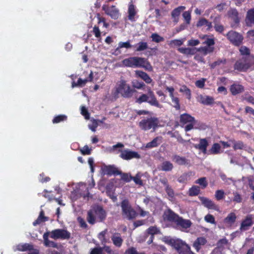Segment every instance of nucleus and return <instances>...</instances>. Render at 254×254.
Masks as SVG:
<instances>
[{"instance_id":"4","label":"nucleus","mask_w":254,"mask_h":254,"mask_svg":"<svg viewBox=\"0 0 254 254\" xmlns=\"http://www.w3.org/2000/svg\"><path fill=\"white\" fill-rule=\"evenodd\" d=\"M89 195L88 190L85 184L81 183L76 185L75 189L72 191L70 198L72 201H75L81 196L84 198L88 197Z\"/></svg>"},{"instance_id":"47","label":"nucleus","mask_w":254,"mask_h":254,"mask_svg":"<svg viewBox=\"0 0 254 254\" xmlns=\"http://www.w3.org/2000/svg\"><path fill=\"white\" fill-rule=\"evenodd\" d=\"M142 175L140 173H138L135 176L132 177V180H133L135 184L139 185V186H142L143 185V182L142 180H141V177Z\"/></svg>"},{"instance_id":"38","label":"nucleus","mask_w":254,"mask_h":254,"mask_svg":"<svg viewBox=\"0 0 254 254\" xmlns=\"http://www.w3.org/2000/svg\"><path fill=\"white\" fill-rule=\"evenodd\" d=\"M236 219V216L234 213H230L225 218L224 222L228 225H231L234 223Z\"/></svg>"},{"instance_id":"57","label":"nucleus","mask_w":254,"mask_h":254,"mask_svg":"<svg viewBox=\"0 0 254 254\" xmlns=\"http://www.w3.org/2000/svg\"><path fill=\"white\" fill-rule=\"evenodd\" d=\"M206 80V79L205 78H201L200 80H197L195 82V84L198 88H202L205 85V82Z\"/></svg>"},{"instance_id":"20","label":"nucleus","mask_w":254,"mask_h":254,"mask_svg":"<svg viewBox=\"0 0 254 254\" xmlns=\"http://www.w3.org/2000/svg\"><path fill=\"white\" fill-rule=\"evenodd\" d=\"M186 8L185 6H180L175 8L171 12V16L173 21L175 24L177 23L179 20V16L181 12Z\"/></svg>"},{"instance_id":"59","label":"nucleus","mask_w":254,"mask_h":254,"mask_svg":"<svg viewBox=\"0 0 254 254\" xmlns=\"http://www.w3.org/2000/svg\"><path fill=\"white\" fill-rule=\"evenodd\" d=\"M91 150L87 145H85L80 149V152L83 155H89L91 154Z\"/></svg>"},{"instance_id":"7","label":"nucleus","mask_w":254,"mask_h":254,"mask_svg":"<svg viewBox=\"0 0 254 254\" xmlns=\"http://www.w3.org/2000/svg\"><path fill=\"white\" fill-rule=\"evenodd\" d=\"M47 232L50 234V238L54 240H67L70 237V233L64 229H57Z\"/></svg>"},{"instance_id":"9","label":"nucleus","mask_w":254,"mask_h":254,"mask_svg":"<svg viewBox=\"0 0 254 254\" xmlns=\"http://www.w3.org/2000/svg\"><path fill=\"white\" fill-rule=\"evenodd\" d=\"M158 124L157 119L155 118H149L142 120L139 123V127L144 130L153 128L154 129Z\"/></svg>"},{"instance_id":"50","label":"nucleus","mask_w":254,"mask_h":254,"mask_svg":"<svg viewBox=\"0 0 254 254\" xmlns=\"http://www.w3.org/2000/svg\"><path fill=\"white\" fill-rule=\"evenodd\" d=\"M67 119V117L65 115H61L57 116L53 120L54 124L59 123L62 121H65Z\"/></svg>"},{"instance_id":"52","label":"nucleus","mask_w":254,"mask_h":254,"mask_svg":"<svg viewBox=\"0 0 254 254\" xmlns=\"http://www.w3.org/2000/svg\"><path fill=\"white\" fill-rule=\"evenodd\" d=\"M132 86L136 89H140L145 86V84L142 82H139L134 80L132 82Z\"/></svg>"},{"instance_id":"62","label":"nucleus","mask_w":254,"mask_h":254,"mask_svg":"<svg viewBox=\"0 0 254 254\" xmlns=\"http://www.w3.org/2000/svg\"><path fill=\"white\" fill-rule=\"evenodd\" d=\"M123 147H124V145L122 143H118L117 144L109 148V151L110 152H115L116 151V149L117 148H122Z\"/></svg>"},{"instance_id":"3","label":"nucleus","mask_w":254,"mask_h":254,"mask_svg":"<svg viewBox=\"0 0 254 254\" xmlns=\"http://www.w3.org/2000/svg\"><path fill=\"white\" fill-rule=\"evenodd\" d=\"M136 102L139 104L143 102H147L151 106H155L158 108H162V105L159 103L153 92L150 88L148 90L147 94H142L137 99Z\"/></svg>"},{"instance_id":"24","label":"nucleus","mask_w":254,"mask_h":254,"mask_svg":"<svg viewBox=\"0 0 254 254\" xmlns=\"http://www.w3.org/2000/svg\"><path fill=\"white\" fill-rule=\"evenodd\" d=\"M198 101L206 105H209L213 104L214 99L213 97L206 95H200L198 97Z\"/></svg>"},{"instance_id":"48","label":"nucleus","mask_w":254,"mask_h":254,"mask_svg":"<svg viewBox=\"0 0 254 254\" xmlns=\"http://www.w3.org/2000/svg\"><path fill=\"white\" fill-rule=\"evenodd\" d=\"M226 63L225 59H219L217 61L213 62V63L210 64V67L212 68H214L217 66H220L221 65H223Z\"/></svg>"},{"instance_id":"33","label":"nucleus","mask_w":254,"mask_h":254,"mask_svg":"<svg viewBox=\"0 0 254 254\" xmlns=\"http://www.w3.org/2000/svg\"><path fill=\"white\" fill-rule=\"evenodd\" d=\"M221 152V146L219 143H214L208 152V154H218Z\"/></svg>"},{"instance_id":"36","label":"nucleus","mask_w":254,"mask_h":254,"mask_svg":"<svg viewBox=\"0 0 254 254\" xmlns=\"http://www.w3.org/2000/svg\"><path fill=\"white\" fill-rule=\"evenodd\" d=\"M178 51L182 54L185 55H193L195 54L196 51L195 48H180Z\"/></svg>"},{"instance_id":"58","label":"nucleus","mask_w":254,"mask_h":254,"mask_svg":"<svg viewBox=\"0 0 254 254\" xmlns=\"http://www.w3.org/2000/svg\"><path fill=\"white\" fill-rule=\"evenodd\" d=\"M234 198L233 200L237 203H240L242 201L241 195L237 192H233Z\"/></svg>"},{"instance_id":"30","label":"nucleus","mask_w":254,"mask_h":254,"mask_svg":"<svg viewBox=\"0 0 254 254\" xmlns=\"http://www.w3.org/2000/svg\"><path fill=\"white\" fill-rule=\"evenodd\" d=\"M208 142L205 139H201L198 144L195 145L196 148L200 150L204 154L207 153V146Z\"/></svg>"},{"instance_id":"29","label":"nucleus","mask_w":254,"mask_h":254,"mask_svg":"<svg viewBox=\"0 0 254 254\" xmlns=\"http://www.w3.org/2000/svg\"><path fill=\"white\" fill-rule=\"evenodd\" d=\"M194 121V118L188 114H184L180 116V122L183 124L192 123Z\"/></svg>"},{"instance_id":"27","label":"nucleus","mask_w":254,"mask_h":254,"mask_svg":"<svg viewBox=\"0 0 254 254\" xmlns=\"http://www.w3.org/2000/svg\"><path fill=\"white\" fill-rule=\"evenodd\" d=\"M244 90V87L239 84H233L230 87V91L234 95L242 92Z\"/></svg>"},{"instance_id":"41","label":"nucleus","mask_w":254,"mask_h":254,"mask_svg":"<svg viewBox=\"0 0 254 254\" xmlns=\"http://www.w3.org/2000/svg\"><path fill=\"white\" fill-rule=\"evenodd\" d=\"M16 250L19 251H26L27 250H33V246L29 244L19 245L17 246Z\"/></svg>"},{"instance_id":"11","label":"nucleus","mask_w":254,"mask_h":254,"mask_svg":"<svg viewBox=\"0 0 254 254\" xmlns=\"http://www.w3.org/2000/svg\"><path fill=\"white\" fill-rule=\"evenodd\" d=\"M251 65V63L249 57H243L236 63L234 68L235 69L245 71Z\"/></svg>"},{"instance_id":"46","label":"nucleus","mask_w":254,"mask_h":254,"mask_svg":"<svg viewBox=\"0 0 254 254\" xmlns=\"http://www.w3.org/2000/svg\"><path fill=\"white\" fill-rule=\"evenodd\" d=\"M147 232L148 234L152 236L151 238H152V236L155 234H159L160 233V231L156 226H151L148 228Z\"/></svg>"},{"instance_id":"19","label":"nucleus","mask_w":254,"mask_h":254,"mask_svg":"<svg viewBox=\"0 0 254 254\" xmlns=\"http://www.w3.org/2000/svg\"><path fill=\"white\" fill-rule=\"evenodd\" d=\"M111 240L113 244L118 248H120L123 243V239L121 235L119 233H115L111 237Z\"/></svg>"},{"instance_id":"51","label":"nucleus","mask_w":254,"mask_h":254,"mask_svg":"<svg viewBox=\"0 0 254 254\" xmlns=\"http://www.w3.org/2000/svg\"><path fill=\"white\" fill-rule=\"evenodd\" d=\"M103 251V248L102 247H95L90 250V254H105Z\"/></svg>"},{"instance_id":"31","label":"nucleus","mask_w":254,"mask_h":254,"mask_svg":"<svg viewBox=\"0 0 254 254\" xmlns=\"http://www.w3.org/2000/svg\"><path fill=\"white\" fill-rule=\"evenodd\" d=\"M128 18L131 21H134V16L136 14L135 6L131 3H129L128 8Z\"/></svg>"},{"instance_id":"1","label":"nucleus","mask_w":254,"mask_h":254,"mask_svg":"<svg viewBox=\"0 0 254 254\" xmlns=\"http://www.w3.org/2000/svg\"><path fill=\"white\" fill-rule=\"evenodd\" d=\"M134 90L124 79H121L117 83L115 91L113 92L114 97L117 98L119 94L125 98H130L132 96Z\"/></svg>"},{"instance_id":"54","label":"nucleus","mask_w":254,"mask_h":254,"mask_svg":"<svg viewBox=\"0 0 254 254\" xmlns=\"http://www.w3.org/2000/svg\"><path fill=\"white\" fill-rule=\"evenodd\" d=\"M191 12L190 11H186L183 13V17L188 24L190 23L191 19Z\"/></svg>"},{"instance_id":"22","label":"nucleus","mask_w":254,"mask_h":254,"mask_svg":"<svg viewBox=\"0 0 254 254\" xmlns=\"http://www.w3.org/2000/svg\"><path fill=\"white\" fill-rule=\"evenodd\" d=\"M135 75L136 76L140 77L146 83H151L152 79L145 72L141 70H136Z\"/></svg>"},{"instance_id":"56","label":"nucleus","mask_w":254,"mask_h":254,"mask_svg":"<svg viewBox=\"0 0 254 254\" xmlns=\"http://www.w3.org/2000/svg\"><path fill=\"white\" fill-rule=\"evenodd\" d=\"M204 220L206 222L211 224H215L216 223L214 216L209 214L204 217Z\"/></svg>"},{"instance_id":"39","label":"nucleus","mask_w":254,"mask_h":254,"mask_svg":"<svg viewBox=\"0 0 254 254\" xmlns=\"http://www.w3.org/2000/svg\"><path fill=\"white\" fill-rule=\"evenodd\" d=\"M172 160L180 165H185L187 163V160L185 157L177 155L172 157Z\"/></svg>"},{"instance_id":"8","label":"nucleus","mask_w":254,"mask_h":254,"mask_svg":"<svg viewBox=\"0 0 254 254\" xmlns=\"http://www.w3.org/2000/svg\"><path fill=\"white\" fill-rule=\"evenodd\" d=\"M144 62V58L133 57L124 59L122 61L124 66L127 67H136L142 66Z\"/></svg>"},{"instance_id":"5","label":"nucleus","mask_w":254,"mask_h":254,"mask_svg":"<svg viewBox=\"0 0 254 254\" xmlns=\"http://www.w3.org/2000/svg\"><path fill=\"white\" fill-rule=\"evenodd\" d=\"M164 241L167 244L174 248L177 252L181 254L184 250L188 249V245L179 239H174L170 237H165Z\"/></svg>"},{"instance_id":"40","label":"nucleus","mask_w":254,"mask_h":254,"mask_svg":"<svg viewBox=\"0 0 254 254\" xmlns=\"http://www.w3.org/2000/svg\"><path fill=\"white\" fill-rule=\"evenodd\" d=\"M136 48V52H141L145 50L148 48V44L146 42H140L134 46Z\"/></svg>"},{"instance_id":"49","label":"nucleus","mask_w":254,"mask_h":254,"mask_svg":"<svg viewBox=\"0 0 254 254\" xmlns=\"http://www.w3.org/2000/svg\"><path fill=\"white\" fill-rule=\"evenodd\" d=\"M180 92L184 93L187 97V98L189 99H190L191 97V92L190 90L186 86H183L180 89Z\"/></svg>"},{"instance_id":"43","label":"nucleus","mask_w":254,"mask_h":254,"mask_svg":"<svg viewBox=\"0 0 254 254\" xmlns=\"http://www.w3.org/2000/svg\"><path fill=\"white\" fill-rule=\"evenodd\" d=\"M195 184H198L200 185L201 189H205L208 185V183L205 177L200 178L195 182Z\"/></svg>"},{"instance_id":"37","label":"nucleus","mask_w":254,"mask_h":254,"mask_svg":"<svg viewBox=\"0 0 254 254\" xmlns=\"http://www.w3.org/2000/svg\"><path fill=\"white\" fill-rule=\"evenodd\" d=\"M173 168V164L168 161H164L161 165V170L164 171H170Z\"/></svg>"},{"instance_id":"35","label":"nucleus","mask_w":254,"mask_h":254,"mask_svg":"<svg viewBox=\"0 0 254 254\" xmlns=\"http://www.w3.org/2000/svg\"><path fill=\"white\" fill-rule=\"evenodd\" d=\"M44 212L43 210L40 211V214L38 218L33 223L34 226H36L38 224L41 223L42 222H45L48 220V218L47 217L44 216Z\"/></svg>"},{"instance_id":"63","label":"nucleus","mask_w":254,"mask_h":254,"mask_svg":"<svg viewBox=\"0 0 254 254\" xmlns=\"http://www.w3.org/2000/svg\"><path fill=\"white\" fill-rule=\"evenodd\" d=\"M240 52L242 55H247L250 54L249 49L245 46H242L240 48Z\"/></svg>"},{"instance_id":"17","label":"nucleus","mask_w":254,"mask_h":254,"mask_svg":"<svg viewBox=\"0 0 254 254\" xmlns=\"http://www.w3.org/2000/svg\"><path fill=\"white\" fill-rule=\"evenodd\" d=\"M93 72L91 71L88 78H86L85 79H82L81 78H79L77 80V82L76 83L75 82H72L71 87L72 88H74L75 87H82L84 86L86 83L88 81H91L93 79Z\"/></svg>"},{"instance_id":"13","label":"nucleus","mask_w":254,"mask_h":254,"mask_svg":"<svg viewBox=\"0 0 254 254\" xmlns=\"http://www.w3.org/2000/svg\"><path fill=\"white\" fill-rule=\"evenodd\" d=\"M228 39L234 45L239 46L242 42L243 40V36L234 31H231L227 34Z\"/></svg>"},{"instance_id":"32","label":"nucleus","mask_w":254,"mask_h":254,"mask_svg":"<svg viewBox=\"0 0 254 254\" xmlns=\"http://www.w3.org/2000/svg\"><path fill=\"white\" fill-rule=\"evenodd\" d=\"M197 27H201L204 26L206 28V30H210L212 27V24L211 22L208 21L205 18L200 19L197 22L196 24Z\"/></svg>"},{"instance_id":"25","label":"nucleus","mask_w":254,"mask_h":254,"mask_svg":"<svg viewBox=\"0 0 254 254\" xmlns=\"http://www.w3.org/2000/svg\"><path fill=\"white\" fill-rule=\"evenodd\" d=\"M165 217L168 220L176 223L177 220L179 218V216L177 214L175 213L173 211L171 210H168L165 212Z\"/></svg>"},{"instance_id":"44","label":"nucleus","mask_w":254,"mask_h":254,"mask_svg":"<svg viewBox=\"0 0 254 254\" xmlns=\"http://www.w3.org/2000/svg\"><path fill=\"white\" fill-rule=\"evenodd\" d=\"M200 192V188L196 186H192L190 189L189 191V194L190 196H195L198 194Z\"/></svg>"},{"instance_id":"15","label":"nucleus","mask_w":254,"mask_h":254,"mask_svg":"<svg viewBox=\"0 0 254 254\" xmlns=\"http://www.w3.org/2000/svg\"><path fill=\"white\" fill-rule=\"evenodd\" d=\"M200 200L202 204L208 209L219 211V207L211 200L204 197H200Z\"/></svg>"},{"instance_id":"26","label":"nucleus","mask_w":254,"mask_h":254,"mask_svg":"<svg viewBox=\"0 0 254 254\" xmlns=\"http://www.w3.org/2000/svg\"><path fill=\"white\" fill-rule=\"evenodd\" d=\"M206 240L203 237L198 238L193 243V246L198 252L202 246L206 243Z\"/></svg>"},{"instance_id":"55","label":"nucleus","mask_w":254,"mask_h":254,"mask_svg":"<svg viewBox=\"0 0 254 254\" xmlns=\"http://www.w3.org/2000/svg\"><path fill=\"white\" fill-rule=\"evenodd\" d=\"M151 37L152 41L156 43H159L164 41V38L156 33L152 34L151 36Z\"/></svg>"},{"instance_id":"10","label":"nucleus","mask_w":254,"mask_h":254,"mask_svg":"<svg viewBox=\"0 0 254 254\" xmlns=\"http://www.w3.org/2000/svg\"><path fill=\"white\" fill-rule=\"evenodd\" d=\"M120 152V157L124 160H128L133 158L139 159L140 155L135 151H131L129 149L119 150L116 153Z\"/></svg>"},{"instance_id":"42","label":"nucleus","mask_w":254,"mask_h":254,"mask_svg":"<svg viewBox=\"0 0 254 254\" xmlns=\"http://www.w3.org/2000/svg\"><path fill=\"white\" fill-rule=\"evenodd\" d=\"M132 46L129 41L125 42H120L118 44V47L116 49V51H119V50L122 48L129 49L131 48Z\"/></svg>"},{"instance_id":"45","label":"nucleus","mask_w":254,"mask_h":254,"mask_svg":"<svg viewBox=\"0 0 254 254\" xmlns=\"http://www.w3.org/2000/svg\"><path fill=\"white\" fill-rule=\"evenodd\" d=\"M185 41V38L182 39L173 40L170 42L169 45L172 47L180 46L183 44Z\"/></svg>"},{"instance_id":"16","label":"nucleus","mask_w":254,"mask_h":254,"mask_svg":"<svg viewBox=\"0 0 254 254\" xmlns=\"http://www.w3.org/2000/svg\"><path fill=\"white\" fill-rule=\"evenodd\" d=\"M175 223L182 230H184L189 228L192 224L190 220L183 219L182 217L180 216L177 220Z\"/></svg>"},{"instance_id":"64","label":"nucleus","mask_w":254,"mask_h":254,"mask_svg":"<svg viewBox=\"0 0 254 254\" xmlns=\"http://www.w3.org/2000/svg\"><path fill=\"white\" fill-rule=\"evenodd\" d=\"M247 36L250 40L254 42V30L248 31Z\"/></svg>"},{"instance_id":"28","label":"nucleus","mask_w":254,"mask_h":254,"mask_svg":"<svg viewBox=\"0 0 254 254\" xmlns=\"http://www.w3.org/2000/svg\"><path fill=\"white\" fill-rule=\"evenodd\" d=\"M246 21L248 26H251L254 24V9L248 11Z\"/></svg>"},{"instance_id":"12","label":"nucleus","mask_w":254,"mask_h":254,"mask_svg":"<svg viewBox=\"0 0 254 254\" xmlns=\"http://www.w3.org/2000/svg\"><path fill=\"white\" fill-rule=\"evenodd\" d=\"M105 13L110 16L112 19H117L120 16L119 9L114 5L109 6L104 4L102 7Z\"/></svg>"},{"instance_id":"14","label":"nucleus","mask_w":254,"mask_h":254,"mask_svg":"<svg viewBox=\"0 0 254 254\" xmlns=\"http://www.w3.org/2000/svg\"><path fill=\"white\" fill-rule=\"evenodd\" d=\"M253 215H248L245 219L242 221L240 229L241 231H246L253 225Z\"/></svg>"},{"instance_id":"34","label":"nucleus","mask_w":254,"mask_h":254,"mask_svg":"<svg viewBox=\"0 0 254 254\" xmlns=\"http://www.w3.org/2000/svg\"><path fill=\"white\" fill-rule=\"evenodd\" d=\"M107 233V229H105L104 231L99 233L98 238L101 242L102 245L105 246L106 243L109 242V239L106 238V235Z\"/></svg>"},{"instance_id":"2","label":"nucleus","mask_w":254,"mask_h":254,"mask_svg":"<svg viewBox=\"0 0 254 254\" xmlns=\"http://www.w3.org/2000/svg\"><path fill=\"white\" fill-rule=\"evenodd\" d=\"M106 214L103 209L96 206L92 207L87 213V220L90 224H94L97 221H102L106 217Z\"/></svg>"},{"instance_id":"60","label":"nucleus","mask_w":254,"mask_h":254,"mask_svg":"<svg viewBox=\"0 0 254 254\" xmlns=\"http://www.w3.org/2000/svg\"><path fill=\"white\" fill-rule=\"evenodd\" d=\"M81 114L84 117L85 119L88 120L89 119V114L87 110L84 106H82L81 108Z\"/></svg>"},{"instance_id":"6","label":"nucleus","mask_w":254,"mask_h":254,"mask_svg":"<svg viewBox=\"0 0 254 254\" xmlns=\"http://www.w3.org/2000/svg\"><path fill=\"white\" fill-rule=\"evenodd\" d=\"M123 216L128 220H132L135 218L137 213L132 208L128 201L124 199L121 203Z\"/></svg>"},{"instance_id":"23","label":"nucleus","mask_w":254,"mask_h":254,"mask_svg":"<svg viewBox=\"0 0 254 254\" xmlns=\"http://www.w3.org/2000/svg\"><path fill=\"white\" fill-rule=\"evenodd\" d=\"M162 141V137L161 136H157L154 138L151 141L147 143L146 144L145 147L146 148H152L157 147L159 145Z\"/></svg>"},{"instance_id":"18","label":"nucleus","mask_w":254,"mask_h":254,"mask_svg":"<svg viewBox=\"0 0 254 254\" xmlns=\"http://www.w3.org/2000/svg\"><path fill=\"white\" fill-rule=\"evenodd\" d=\"M49 237L50 238V235L48 232H45L43 234V238L44 240V244L45 246H46L47 247H53V248H58L57 243H56V242H55L53 241H50L49 239Z\"/></svg>"},{"instance_id":"53","label":"nucleus","mask_w":254,"mask_h":254,"mask_svg":"<svg viewBox=\"0 0 254 254\" xmlns=\"http://www.w3.org/2000/svg\"><path fill=\"white\" fill-rule=\"evenodd\" d=\"M225 196V192L222 190H217L215 192V196L217 200H220L223 199Z\"/></svg>"},{"instance_id":"61","label":"nucleus","mask_w":254,"mask_h":254,"mask_svg":"<svg viewBox=\"0 0 254 254\" xmlns=\"http://www.w3.org/2000/svg\"><path fill=\"white\" fill-rule=\"evenodd\" d=\"M233 147L235 150L236 149H242L244 147V144L241 141H234L233 142Z\"/></svg>"},{"instance_id":"21","label":"nucleus","mask_w":254,"mask_h":254,"mask_svg":"<svg viewBox=\"0 0 254 254\" xmlns=\"http://www.w3.org/2000/svg\"><path fill=\"white\" fill-rule=\"evenodd\" d=\"M102 172L104 175H112V174H118V171L116 168L111 165L104 166L102 168Z\"/></svg>"}]
</instances>
